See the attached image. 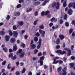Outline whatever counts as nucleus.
<instances>
[{
	"mask_svg": "<svg viewBox=\"0 0 75 75\" xmlns=\"http://www.w3.org/2000/svg\"><path fill=\"white\" fill-rule=\"evenodd\" d=\"M63 22V21L62 19H60L59 21L60 24H62Z\"/></svg>",
	"mask_w": 75,
	"mask_h": 75,
	"instance_id": "59",
	"label": "nucleus"
},
{
	"mask_svg": "<svg viewBox=\"0 0 75 75\" xmlns=\"http://www.w3.org/2000/svg\"><path fill=\"white\" fill-rule=\"evenodd\" d=\"M13 29L14 30L17 29V27L16 25H14L13 26Z\"/></svg>",
	"mask_w": 75,
	"mask_h": 75,
	"instance_id": "44",
	"label": "nucleus"
},
{
	"mask_svg": "<svg viewBox=\"0 0 75 75\" xmlns=\"http://www.w3.org/2000/svg\"><path fill=\"white\" fill-rule=\"evenodd\" d=\"M64 50L67 51H68L67 56H69L71 55V51L69 50V49L67 48H65Z\"/></svg>",
	"mask_w": 75,
	"mask_h": 75,
	"instance_id": "3",
	"label": "nucleus"
},
{
	"mask_svg": "<svg viewBox=\"0 0 75 75\" xmlns=\"http://www.w3.org/2000/svg\"><path fill=\"white\" fill-rule=\"evenodd\" d=\"M67 15L66 14L64 16V19L67 20Z\"/></svg>",
	"mask_w": 75,
	"mask_h": 75,
	"instance_id": "54",
	"label": "nucleus"
},
{
	"mask_svg": "<svg viewBox=\"0 0 75 75\" xmlns=\"http://www.w3.org/2000/svg\"><path fill=\"white\" fill-rule=\"evenodd\" d=\"M22 74H23V73H24V72H25V68H23V70L22 71Z\"/></svg>",
	"mask_w": 75,
	"mask_h": 75,
	"instance_id": "47",
	"label": "nucleus"
},
{
	"mask_svg": "<svg viewBox=\"0 0 75 75\" xmlns=\"http://www.w3.org/2000/svg\"><path fill=\"white\" fill-rule=\"evenodd\" d=\"M66 53L67 51H63L62 52V51H61L60 52V54H61V55H64V54H65Z\"/></svg>",
	"mask_w": 75,
	"mask_h": 75,
	"instance_id": "21",
	"label": "nucleus"
},
{
	"mask_svg": "<svg viewBox=\"0 0 75 75\" xmlns=\"http://www.w3.org/2000/svg\"><path fill=\"white\" fill-rule=\"evenodd\" d=\"M56 6V9L57 10L59 9V3L58 2L57 3H53L52 4V7H55Z\"/></svg>",
	"mask_w": 75,
	"mask_h": 75,
	"instance_id": "1",
	"label": "nucleus"
},
{
	"mask_svg": "<svg viewBox=\"0 0 75 75\" xmlns=\"http://www.w3.org/2000/svg\"><path fill=\"white\" fill-rule=\"evenodd\" d=\"M25 32L24 30H22L21 32V34H23Z\"/></svg>",
	"mask_w": 75,
	"mask_h": 75,
	"instance_id": "62",
	"label": "nucleus"
},
{
	"mask_svg": "<svg viewBox=\"0 0 75 75\" xmlns=\"http://www.w3.org/2000/svg\"><path fill=\"white\" fill-rule=\"evenodd\" d=\"M72 6H73V3H70L69 5V7L70 8V7H72Z\"/></svg>",
	"mask_w": 75,
	"mask_h": 75,
	"instance_id": "34",
	"label": "nucleus"
},
{
	"mask_svg": "<svg viewBox=\"0 0 75 75\" xmlns=\"http://www.w3.org/2000/svg\"><path fill=\"white\" fill-rule=\"evenodd\" d=\"M6 64V61H4V62L2 63V65H5Z\"/></svg>",
	"mask_w": 75,
	"mask_h": 75,
	"instance_id": "43",
	"label": "nucleus"
},
{
	"mask_svg": "<svg viewBox=\"0 0 75 75\" xmlns=\"http://www.w3.org/2000/svg\"><path fill=\"white\" fill-rule=\"evenodd\" d=\"M58 62H59V60H57L56 61H54L52 62V64H57Z\"/></svg>",
	"mask_w": 75,
	"mask_h": 75,
	"instance_id": "33",
	"label": "nucleus"
},
{
	"mask_svg": "<svg viewBox=\"0 0 75 75\" xmlns=\"http://www.w3.org/2000/svg\"><path fill=\"white\" fill-rule=\"evenodd\" d=\"M38 21V20L37 19L34 22L33 24L34 25H36L37 24V22Z\"/></svg>",
	"mask_w": 75,
	"mask_h": 75,
	"instance_id": "36",
	"label": "nucleus"
},
{
	"mask_svg": "<svg viewBox=\"0 0 75 75\" xmlns=\"http://www.w3.org/2000/svg\"><path fill=\"white\" fill-rule=\"evenodd\" d=\"M3 50H4V51H5V52H7V48H6V47L3 48Z\"/></svg>",
	"mask_w": 75,
	"mask_h": 75,
	"instance_id": "45",
	"label": "nucleus"
},
{
	"mask_svg": "<svg viewBox=\"0 0 75 75\" xmlns=\"http://www.w3.org/2000/svg\"><path fill=\"white\" fill-rule=\"evenodd\" d=\"M61 69H62V67H59L57 69L58 72H59L61 70Z\"/></svg>",
	"mask_w": 75,
	"mask_h": 75,
	"instance_id": "32",
	"label": "nucleus"
},
{
	"mask_svg": "<svg viewBox=\"0 0 75 75\" xmlns=\"http://www.w3.org/2000/svg\"><path fill=\"white\" fill-rule=\"evenodd\" d=\"M37 59H38V57H33V61H36V60H37Z\"/></svg>",
	"mask_w": 75,
	"mask_h": 75,
	"instance_id": "41",
	"label": "nucleus"
},
{
	"mask_svg": "<svg viewBox=\"0 0 75 75\" xmlns=\"http://www.w3.org/2000/svg\"><path fill=\"white\" fill-rule=\"evenodd\" d=\"M24 56V52H23L20 54V57H21V58H22V57H23Z\"/></svg>",
	"mask_w": 75,
	"mask_h": 75,
	"instance_id": "19",
	"label": "nucleus"
},
{
	"mask_svg": "<svg viewBox=\"0 0 75 75\" xmlns=\"http://www.w3.org/2000/svg\"><path fill=\"white\" fill-rule=\"evenodd\" d=\"M38 51V50L37 49L35 50L34 53V54H36L37 53Z\"/></svg>",
	"mask_w": 75,
	"mask_h": 75,
	"instance_id": "27",
	"label": "nucleus"
},
{
	"mask_svg": "<svg viewBox=\"0 0 75 75\" xmlns=\"http://www.w3.org/2000/svg\"><path fill=\"white\" fill-rule=\"evenodd\" d=\"M72 7H73L75 9V2L73 3Z\"/></svg>",
	"mask_w": 75,
	"mask_h": 75,
	"instance_id": "50",
	"label": "nucleus"
},
{
	"mask_svg": "<svg viewBox=\"0 0 75 75\" xmlns=\"http://www.w3.org/2000/svg\"><path fill=\"white\" fill-rule=\"evenodd\" d=\"M49 2V1L47 0L44 1V3L43 4L42 6H45L46 4V3H48Z\"/></svg>",
	"mask_w": 75,
	"mask_h": 75,
	"instance_id": "18",
	"label": "nucleus"
},
{
	"mask_svg": "<svg viewBox=\"0 0 75 75\" xmlns=\"http://www.w3.org/2000/svg\"><path fill=\"white\" fill-rule=\"evenodd\" d=\"M40 3V1H36L34 3V6H38V5H39Z\"/></svg>",
	"mask_w": 75,
	"mask_h": 75,
	"instance_id": "13",
	"label": "nucleus"
},
{
	"mask_svg": "<svg viewBox=\"0 0 75 75\" xmlns=\"http://www.w3.org/2000/svg\"><path fill=\"white\" fill-rule=\"evenodd\" d=\"M13 50L14 51H16V50H17V45H16L15 44L13 45Z\"/></svg>",
	"mask_w": 75,
	"mask_h": 75,
	"instance_id": "14",
	"label": "nucleus"
},
{
	"mask_svg": "<svg viewBox=\"0 0 75 75\" xmlns=\"http://www.w3.org/2000/svg\"><path fill=\"white\" fill-rule=\"evenodd\" d=\"M42 40L40 38L39 41V45H38L37 47V49H40V47L41 45V41Z\"/></svg>",
	"mask_w": 75,
	"mask_h": 75,
	"instance_id": "5",
	"label": "nucleus"
},
{
	"mask_svg": "<svg viewBox=\"0 0 75 75\" xmlns=\"http://www.w3.org/2000/svg\"><path fill=\"white\" fill-rule=\"evenodd\" d=\"M69 65L70 66V68H72L74 67V63H71L69 64Z\"/></svg>",
	"mask_w": 75,
	"mask_h": 75,
	"instance_id": "28",
	"label": "nucleus"
},
{
	"mask_svg": "<svg viewBox=\"0 0 75 75\" xmlns=\"http://www.w3.org/2000/svg\"><path fill=\"white\" fill-rule=\"evenodd\" d=\"M13 37L15 38H17V35H18V32L17 31H14L13 32Z\"/></svg>",
	"mask_w": 75,
	"mask_h": 75,
	"instance_id": "7",
	"label": "nucleus"
},
{
	"mask_svg": "<svg viewBox=\"0 0 75 75\" xmlns=\"http://www.w3.org/2000/svg\"><path fill=\"white\" fill-rule=\"evenodd\" d=\"M44 59V57L42 56L40 57V60L38 61V62L40 63V66L43 65V61L42 60Z\"/></svg>",
	"mask_w": 75,
	"mask_h": 75,
	"instance_id": "2",
	"label": "nucleus"
},
{
	"mask_svg": "<svg viewBox=\"0 0 75 75\" xmlns=\"http://www.w3.org/2000/svg\"><path fill=\"white\" fill-rule=\"evenodd\" d=\"M54 20H55V18L53 17L51 19V21L52 22L53 21H54Z\"/></svg>",
	"mask_w": 75,
	"mask_h": 75,
	"instance_id": "57",
	"label": "nucleus"
},
{
	"mask_svg": "<svg viewBox=\"0 0 75 75\" xmlns=\"http://www.w3.org/2000/svg\"><path fill=\"white\" fill-rule=\"evenodd\" d=\"M38 14V12L37 11H36L35 12V16H37Z\"/></svg>",
	"mask_w": 75,
	"mask_h": 75,
	"instance_id": "56",
	"label": "nucleus"
},
{
	"mask_svg": "<svg viewBox=\"0 0 75 75\" xmlns=\"http://www.w3.org/2000/svg\"><path fill=\"white\" fill-rule=\"evenodd\" d=\"M8 31L10 35V36H12V35H13V33L12 32H11V30H8Z\"/></svg>",
	"mask_w": 75,
	"mask_h": 75,
	"instance_id": "20",
	"label": "nucleus"
},
{
	"mask_svg": "<svg viewBox=\"0 0 75 75\" xmlns=\"http://www.w3.org/2000/svg\"><path fill=\"white\" fill-rule=\"evenodd\" d=\"M22 51H23V50H22V49H20L19 50L18 52H16V54H20V53H21Z\"/></svg>",
	"mask_w": 75,
	"mask_h": 75,
	"instance_id": "23",
	"label": "nucleus"
},
{
	"mask_svg": "<svg viewBox=\"0 0 75 75\" xmlns=\"http://www.w3.org/2000/svg\"><path fill=\"white\" fill-rule=\"evenodd\" d=\"M31 10H32L31 8L28 9L26 10V12H27V13H29L30 11H31Z\"/></svg>",
	"mask_w": 75,
	"mask_h": 75,
	"instance_id": "26",
	"label": "nucleus"
},
{
	"mask_svg": "<svg viewBox=\"0 0 75 75\" xmlns=\"http://www.w3.org/2000/svg\"><path fill=\"white\" fill-rule=\"evenodd\" d=\"M38 38L37 37H35L34 38V41H35V42H37V41H38Z\"/></svg>",
	"mask_w": 75,
	"mask_h": 75,
	"instance_id": "37",
	"label": "nucleus"
},
{
	"mask_svg": "<svg viewBox=\"0 0 75 75\" xmlns=\"http://www.w3.org/2000/svg\"><path fill=\"white\" fill-rule=\"evenodd\" d=\"M15 16H19L20 15V13L19 12H17L14 13L13 14Z\"/></svg>",
	"mask_w": 75,
	"mask_h": 75,
	"instance_id": "10",
	"label": "nucleus"
},
{
	"mask_svg": "<svg viewBox=\"0 0 75 75\" xmlns=\"http://www.w3.org/2000/svg\"><path fill=\"white\" fill-rule=\"evenodd\" d=\"M17 23L20 26H22L23 25V24H24V22H23L22 21H18L17 22Z\"/></svg>",
	"mask_w": 75,
	"mask_h": 75,
	"instance_id": "9",
	"label": "nucleus"
},
{
	"mask_svg": "<svg viewBox=\"0 0 75 75\" xmlns=\"http://www.w3.org/2000/svg\"><path fill=\"white\" fill-rule=\"evenodd\" d=\"M10 16L9 15H8L6 17V19L8 21L9 20H10Z\"/></svg>",
	"mask_w": 75,
	"mask_h": 75,
	"instance_id": "42",
	"label": "nucleus"
},
{
	"mask_svg": "<svg viewBox=\"0 0 75 75\" xmlns=\"http://www.w3.org/2000/svg\"><path fill=\"white\" fill-rule=\"evenodd\" d=\"M42 55V53L41 52H39L38 54V57H39V56H41Z\"/></svg>",
	"mask_w": 75,
	"mask_h": 75,
	"instance_id": "58",
	"label": "nucleus"
},
{
	"mask_svg": "<svg viewBox=\"0 0 75 75\" xmlns=\"http://www.w3.org/2000/svg\"><path fill=\"white\" fill-rule=\"evenodd\" d=\"M23 0H19V3H21V2H23Z\"/></svg>",
	"mask_w": 75,
	"mask_h": 75,
	"instance_id": "61",
	"label": "nucleus"
},
{
	"mask_svg": "<svg viewBox=\"0 0 75 75\" xmlns=\"http://www.w3.org/2000/svg\"><path fill=\"white\" fill-rule=\"evenodd\" d=\"M73 12V11L72 9H69L68 11L67 12V13L69 15H71L72 14V12Z\"/></svg>",
	"mask_w": 75,
	"mask_h": 75,
	"instance_id": "8",
	"label": "nucleus"
},
{
	"mask_svg": "<svg viewBox=\"0 0 75 75\" xmlns=\"http://www.w3.org/2000/svg\"><path fill=\"white\" fill-rule=\"evenodd\" d=\"M5 34V33L4 32H3V31H1L0 32V34L1 35H4Z\"/></svg>",
	"mask_w": 75,
	"mask_h": 75,
	"instance_id": "39",
	"label": "nucleus"
},
{
	"mask_svg": "<svg viewBox=\"0 0 75 75\" xmlns=\"http://www.w3.org/2000/svg\"><path fill=\"white\" fill-rule=\"evenodd\" d=\"M35 35L37 37H39V36H40V33H39L38 32H37L35 34Z\"/></svg>",
	"mask_w": 75,
	"mask_h": 75,
	"instance_id": "46",
	"label": "nucleus"
},
{
	"mask_svg": "<svg viewBox=\"0 0 75 75\" xmlns=\"http://www.w3.org/2000/svg\"><path fill=\"white\" fill-rule=\"evenodd\" d=\"M71 59H72V60H74V59H75V57L74 56H71Z\"/></svg>",
	"mask_w": 75,
	"mask_h": 75,
	"instance_id": "64",
	"label": "nucleus"
},
{
	"mask_svg": "<svg viewBox=\"0 0 75 75\" xmlns=\"http://www.w3.org/2000/svg\"><path fill=\"white\" fill-rule=\"evenodd\" d=\"M16 75H20V72L18 71H16Z\"/></svg>",
	"mask_w": 75,
	"mask_h": 75,
	"instance_id": "63",
	"label": "nucleus"
},
{
	"mask_svg": "<svg viewBox=\"0 0 75 75\" xmlns=\"http://www.w3.org/2000/svg\"><path fill=\"white\" fill-rule=\"evenodd\" d=\"M65 25L66 27H69V23L68 22H66L65 23Z\"/></svg>",
	"mask_w": 75,
	"mask_h": 75,
	"instance_id": "31",
	"label": "nucleus"
},
{
	"mask_svg": "<svg viewBox=\"0 0 75 75\" xmlns=\"http://www.w3.org/2000/svg\"><path fill=\"white\" fill-rule=\"evenodd\" d=\"M39 28H40V29H44V27L43 25L39 26Z\"/></svg>",
	"mask_w": 75,
	"mask_h": 75,
	"instance_id": "30",
	"label": "nucleus"
},
{
	"mask_svg": "<svg viewBox=\"0 0 75 75\" xmlns=\"http://www.w3.org/2000/svg\"><path fill=\"white\" fill-rule=\"evenodd\" d=\"M13 56V53H11L9 54V58H10V57H11Z\"/></svg>",
	"mask_w": 75,
	"mask_h": 75,
	"instance_id": "52",
	"label": "nucleus"
},
{
	"mask_svg": "<svg viewBox=\"0 0 75 75\" xmlns=\"http://www.w3.org/2000/svg\"><path fill=\"white\" fill-rule=\"evenodd\" d=\"M50 13V11H47L45 13V15H48V14H49V13Z\"/></svg>",
	"mask_w": 75,
	"mask_h": 75,
	"instance_id": "35",
	"label": "nucleus"
},
{
	"mask_svg": "<svg viewBox=\"0 0 75 75\" xmlns=\"http://www.w3.org/2000/svg\"><path fill=\"white\" fill-rule=\"evenodd\" d=\"M16 41V39L14 38H12L11 39V42H14Z\"/></svg>",
	"mask_w": 75,
	"mask_h": 75,
	"instance_id": "17",
	"label": "nucleus"
},
{
	"mask_svg": "<svg viewBox=\"0 0 75 75\" xmlns=\"http://www.w3.org/2000/svg\"><path fill=\"white\" fill-rule=\"evenodd\" d=\"M25 45L24 43L23 42L21 43V47L24 48L25 47Z\"/></svg>",
	"mask_w": 75,
	"mask_h": 75,
	"instance_id": "24",
	"label": "nucleus"
},
{
	"mask_svg": "<svg viewBox=\"0 0 75 75\" xmlns=\"http://www.w3.org/2000/svg\"><path fill=\"white\" fill-rule=\"evenodd\" d=\"M17 58V56L16 55L14 56L13 57H12L11 59H16Z\"/></svg>",
	"mask_w": 75,
	"mask_h": 75,
	"instance_id": "40",
	"label": "nucleus"
},
{
	"mask_svg": "<svg viewBox=\"0 0 75 75\" xmlns=\"http://www.w3.org/2000/svg\"><path fill=\"white\" fill-rule=\"evenodd\" d=\"M67 58L65 57H64L63 59V60L65 62H67Z\"/></svg>",
	"mask_w": 75,
	"mask_h": 75,
	"instance_id": "29",
	"label": "nucleus"
},
{
	"mask_svg": "<svg viewBox=\"0 0 75 75\" xmlns=\"http://www.w3.org/2000/svg\"><path fill=\"white\" fill-rule=\"evenodd\" d=\"M39 32L40 34H42V37H44V35H45V31L42 30L41 29H40L39 30Z\"/></svg>",
	"mask_w": 75,
	"mask_h": 75,
	"instance_id": "4",
	"label": "nucleus"
},
{
	"mask_svg": "<svg viewBox=\"0 0 75 75\" xmlns=\"http://www.w3.org/2000/svg\"><path fill=\"white\" fill-rule=\"evenodd\" d=\"M67 1L66 0L65 1H64L63 3V7H65L66 6H67Z\"/></svg>",
	"mask_w": 75,
	"mask_h": 75,
	"instance_id": "16",
	"label": "nucleus"
},
{
	"mask_svg": "<svg viewBox=\"0 0 75 75\" xmlns=\"http://www.w3.org/2000/svg\"><path fill=\"white\" fill-rule=\"evenodd\" d=\"M74 46L72 45L71 47V49L72 51L74 50Z\"/></svg>",
	"mask_w": 75,
	"mask_h": 75,
	"instance_id": "55",
	"label": "nucleus"
},
{
	"mask_svg": "<svg viewBox=\"0 0 75 75\" xmlns=\"http://www.w3.org/2000/svg\"><path fill=\"white\" fill-rule=\"evenodd\" d=\"M67 70V67H64L62 69V71L63 72L62 73V75H67V72L65 71Z\"/></svg>",
	"mask_w": 75,
	"mask_h": 75,
	"instance_id": "6",
	"label": "nucleus"
},
{
	"mask_svg": "<svg viewBox=\"0 0 75 75\" xmlns=\"http://www.w3.org/2000/svg\"><path fill=\"white\" fill-rule=\"evenodd\" d=\"M60 43V42H59V38H57V40H56V44H59Z\"/></svg>",
	"mask_w": 75,
	"mask_h": 75,
	"instance_id": "22",
	"label": "nucleus"
},
{
	"mask_svg": "<svg viewBox=\"0 0 75 75\" xmlns=\"http://www.w3.org/2000/svg\"><path fill=\"white\" fill-rule=\"evenodd\" d=\"M61 51V50H59L56 51V52L57 53H59L60 54Z\"/></svg>",
	"mask_w": 75,
	"mask_h": 75,
	"instance_id": "48",
	"label": "nucleus"
},
{
	"mask_svg": "<svg viewBox=\"0 0 75 75\" xmlns=\"http://www.w3.org/2000/svg\"><path fill=\"white\" fill-rule=\"evenodd\" d=\"M30 46H31L30 47L31 49H34V48H35V47H36V46H35V45L34 44H33L31 45H30Z\"/></svg>",
	"mask_w": 75,
	"mask_h": 75,
	"instance_id": "15",
	"label": "nucleus"
},
{
	"mask_svg": "<svg viewBox=\"0 0 75 75\" xmlns=\"http://www.w3.org/2000/svg\"><path fill=\"white\" fill-rule=\"evenodd\" d=\"M21 7V4H18L16 6L17 8H20Z\"/></svg>",
	"mask_w": 75,
	"mask_h": 75,
	"instance_id": "38",
	"label": "nucleus"
},
{
	"mask_svg": "<svg viewBox=\"0 0 75 75\" xmlns=\"http://www.w3.org/2000/svg\"><path fill=\"white\" fill-rule=\"evenodd\" d=\"M52 66L51 65L50 66L49 71L50 72H52Z\"/></svg>",
	"mask_w": 75,
	"mask_h": 75,
	"instance_id": "25",
	"label": "nucleus"
},
{
	"mask_svg": "<svg viewBox=\"0 0 75 75\" xmlns=\"http://www.w3.org/2000/svg\"><path fill=\"white\" fill-rule=\"evenodd\" d=\"M59 37L60 38V40H63L65 38V37H64V36L62 35H59Z\"/></svg>",
	"mask_w": 75,
	"mask_h": 75,
	"instance_id": "12",
	"label": "nucleus"
},
{
	"mask_svg": "<svg viewBox=\"0 0 75 75\" xmlns=\"http://www.w3.org/2000/svg\"><path fill=\"white\" fill-rule=\"evenodd\" d=\"M45 12L43 11L41 12V15L42 16H45Z\"/></svg>",
	"mask_w": 75,
	"mask_h": 75,
	"instance_id": "51",
	"label": "nucleus"
},
{
	"mask_svg": "<svg viewBox=\"0 0 75 75\" xmlns=\"http://www.w3.org/2000/svg\"><path fill=\"white\" fill-rule=\"evenodd\" d=\"M72 31H73V30L72 29H70L69 32V34H71Z\"/></svg>",
	"mask_w": 75,
	"mask_h": 75,
	"instance_id": "49",
	"label": "nucleus"
},
{
	"mask_svg": "<svg viewBox=\"0 0 75 75\" xmlns=\"http://www.w3.org/2000/svg\"><path fill=\"white\" fill-rule=\"evenodd\" d=\"M53 24H53V23H50V24H49V25H50V27H51L52 26V25H53Z\"/></svg>",
	"mask_w": 75,
	"mask_h": 75,
	"instance_id": "60",
	"label": "nucleus"
},
{
	"mask_svg": "<svg viewBox=\"0 0 75 75\" xmlns=\"http://www.w3.org/2000/svg\"><path fill=\"white\" fill-rule=\"evenodd\" d=\"M5 40L6 42H8L10 40L9 36L8 35H6L5 36Z\"/></svg>",
	"mask_w": 75,
	"mask_h": 75,
	"instance_id": "11",
	"label": "nucleus"
},
{
	"mask_svg": "<svg viewBox=\"0 0 75 75\" xmlns=\"http://www.w3.org/2000/svg\"><path fill=\"white\" fill-rule=\"evenodd\" d=\"M58 62L59 64H62V63H63V61L62 60H60Z\"/></svg>",
	"mask_w": 75,
	"mask_h": 75,
	"instance_id": "53",
	"label": "nucleus"
}]
</instances>
